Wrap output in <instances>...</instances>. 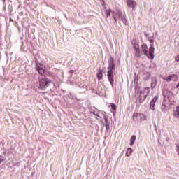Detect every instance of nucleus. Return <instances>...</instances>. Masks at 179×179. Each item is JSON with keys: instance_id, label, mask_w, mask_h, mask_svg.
I'll return each mask as SVG.
<instances>
[{"instance_id": "obj_18", "label": "nucleus", "mask_w": 179, "mask_h": 179, "mask_svg": "<svg viewBox=\"0 0 179 179\" xmlns=\"http://www.w3.org/2000/svg\"><path fill=\"white\" fill-rule=\"evenodd\" d=\"M131 153H132V148H127V152H126V156L129 157V156H131Z\"/></svg>"}, {"instance_id": "obj_9", "label": "nucleus", "mask_w": 179, "mask_h": 179, "mask_svg": "<svg viewBox=\"0 0 179 179\" xmlns=\"http://www.w3.org/2000/svg\"><path fill=\"white\" fill-rule=\"evenodd\" d=\"M157 96H155L150 101V108L152 111H155V104H156V101H157Z\"/></svg>"}, {"instance_id": "obj_16", "label": "nucleus", "mask_w": 179, "mask_h": 179, "mask_svg": "<svg viewBox=\"0 0 179 179\" xmlns=\"http://www.w3.org/2000/svg\"><path fill=\"white\" fill-rule=\"evenodd\" d=\"M96 76L99 79V80L103 79V73L101 72V70H99L97 73H96Z\"/></svg>"}, {"instance_id": "obj_22", "label": "nucleus", "mask_w": 179, "mask_h": 179, "mask_svg": "<svg viewBox=\"0 0 179 179\" xmlns=\"http://www.w3.org/2000/svg\"><path fill=\"white\" fill-rule=\"evenodd\" d=\"M103 117H104L105 122H107V121H108V117L107 116L106 114H104Z\"/></svg>"}, {"instance_id": "obj_12", "label": "nucleus", "mask_w": 179, "mask_h": 179, "mask_svg": "<svg viewBox=\"0 0 179 179\" xmlns=\"http://www.w3.org/2000/svg\"><path fill=\"white\" fill-rule=\"evenodd\" d=\"M142 50L143 54H145V55H149V52L148 51V45L143 44L142 45Z\"/></svg>"}, {"instance_id": "obj_23", "label": "nucleus", "mask_w": 179, "mask_h": 179, "mask_svg": "<svg viewBox=\"0 0 179 179\" xmlns=\"http://www.w3.org/2000/svg\"><path fill=\"white\" fill-rule=\"evenodd\" d=\"M102 6H103V8H104V9H106V3L104 2V1L102 3Z\"/></svg>"}, {"instance_id": "obj_13", "label": "nucleus", "mask_w": 179, "mask_h": 179, "mask_svg": "<svg viewBox=\"0 0 179 179\" xmlns=\"http://www.w3.org/2000/svg\"><path fill=\"white\" fill-rule=\"evenodd\" d=\"M156 85H157V80L156 78H152L151 82V88L155 89L156 87Z\"/></svg>"}, {"instance_id": "obj_11", "label": "nucleus", "mask_w": 179, "mask_h": 179, "mask_svg": "<svg viewBox=\"0 0 179 179\" xmlns=\"http://www.w3.org/2000/svg\"><path fill=\"white\" fill-rule=\"evenodd\" d=\"M149 53L151 57V58H155V47H153V45H151V47L149 49Z\"/></svg>"}, {"instance_id": "obj_2", "label": "nucleus", "mask_w": 179, "mask_h": 179, "mask_svg": "<svg viewBox=\"0 0 179 179\" xmlns=\"http://www.w3.org/2000/svg\"><path fill=\"white\" fill-rule=\"evenodd\" d=\"M149 93H150V88L145 87L144 90L140 92L139 96L137 100H138L139 103H143L145 100H146V97L149 96Z\"/></svg>"}, {"instance_id": "obj_17", "label": "nucleus", "mask_w": 179, "mask_h": 179, "mask_svg": "<svg viewBox=\"0 0 179 179\" xmlns=\"http://www.w3.org/2000/svg\"><path fill=\"white\" fill-rule=\"evenodd\" d=\"M105 14L106 15V17H110L111 16V9H106Z\"/></svg>"}, {"instance_id": "obj_3", "label": "nucleus", "mask_w": 179, "mask_h": 179, "mask_svg": "<svg viewBox=\"0 0 179 179\" xmlns=\"http://www.w3.org/2000/svg\"><path fill=\"white\" fill-rule=\"evenodd\" d=\"M133 120L137 122H142V121H146L148 117L143 114L136 113L133 115Z\"/></svg>"}, {"instance_id": "obj_6", "label": "nucleus", "mask_w": 179, "mask_h": 179, "mask_svg": "<svg viewBox=\"0 0 179 179\" xmlns=\"http://www.w3.org/2000/svg\"><path fill=\"white\" fill-rule=\"evenodd\" d=\"M35 69L40 75H44V72H45V66L41 63H36Z\"/></svg>"}, {"instance_id": "obj_21", "label": "nucleus", "mask_w": 179, "mask_h": 179, "mask_svg": "<svg viewBox=\"0 0 179 179\" xmlns=\"http://www.w3.org/2000/svg\"><path fill=\"white\" fill-rule=\"evenodd\" d=\"M133 47H134V50H136V49L139 48V45L138 44V43L134 42V44L133 45Z\"/></svg>"}, {"instance_id": "obj_19", "label": "nucleus", "mask_w": 179, "mask_h": 179, "mask_svg": "<svg viewBox=\"0 0 179 179\" xmlns=\"http://www.w3.org/2000/svg\"><path fill=\"white\" fill-rule=\"evenodd\" d=\"M134 52L136 57H141V50H139V48L137 49H134Z\"/></svg>"}, {"instance_id": "obj_20", "label": "nucleus", "mask_w": 179, "mask_h": 179, "mask_svg": "<svg viewBox=\"0 0 179 179\" xmlns=\"http://www.w3.org/2000/svg\"><path fill=\"white\" fill-rule=\"evenodd\" d=\"M111 109L113 110V114H115V111L117 110V106L114 103H110Z\"/></svg>"}, {"instance_id": "obj_14", "label": "nucleus", "mask_w": 179, "mask_h": 179, "mask_svg": "<svg viewBox=\"0 0 179 179\" xmlns=\"http://www.w3.org/2000/svg\"><path fill=\"white\" fill-rule=\"evenodd\" d=\"M173 115L176 118H179V106H177L173 112Z\"/></svg>"}, {"instance_id": "obj_4", "label": "nucleus", "mask_w": 179, "mask_h": 179, "mask_svg": "<svg viewBox=\"0 0 179 179\" xmlns=\"http://www.w3.org/2000/svg\"><path fill=\"white\" fill-rule=\"evenodd\" d=\"M50 83H51V80L48 78H42L39 80V86L38 89H45L48 86H50Z\"/></svg>"}, {"instance_id": "obj_7", "label": "nucleus", "mask_w": 179, "mask_h": 179, "mask_svg": "<svg viewBox=\"0 0 179 179\" xmlns=\"http://www.w3.org/2000/svg\"><path fill=\"white\" fill-rule=\"evenodd\" d=\"M107 76L110 85L114 86V73H113V69H108Z\"/></svg>"}, {"instance_id": "obj_15", "label": "nucleus", "mask_w": 179, "mask_h": 179, "mask_svg": "<svg viewBox=\"0 0 179 179\" xmlns=\"http://www.w3.org/2000/svg\"><path fill=\"white\" fill-rule=\"evenodd\" d=\"M135 141H136V136L134 135L130 138V146H132L135 143Z\"/></svg>"}, {"instance_id": "obj_10", "label": "nucleus", "mask_w": 179, "mask_h": 179, "mask_svg": "<svg viewBox=\"0 0 179 179\" xmlns=\"http://www.w3.org/2000/svg\"><path fill=\"white\" fill-rule=\"evenodd\" d=\"M108 62L109 66L108 67V69H114V68H115V64H114V58L113 57H110Z\"/></svg>"}, {"instance_id": "obj_25", "label": "nucleus", "mask_w": 179, "mask_h": 179, "mask_svg": "<svg viewBox=\"0 0 179 179\" xmlns=\"http://www.w3.org/2000/svg\"><path fill=\"white\" fill-rule=\"evenodd\" d=\"M1 162H2V159H0V163H1Z\"/></svg>"}, {"instance_id": "obj_26", "label": "nucleus", "mask_w": 179, "mask_h": 179, "mask_svg": "<svg viewBox=\"0 0 179 179\" xmlns=\"http://www.w3.org/2000/svg\"><path fill=\"white\" fill-rule=\"evenodd\" d=\"M6 0H3V2H5Z\"/></svg>"}, {"instance_id": "obj_5", "label": "nucleus", "mask_w": 179, "mask_h": 179, "mask_svg": "<svg viewBox=\"0 0 179 179\" xmlns=\"http://www.w3.org/2000/svg\"><path fill=\"white\" fill-rule=\"evenodd\" d=\"M162 79L164 80H166V82H177L178 80V75L177 74H170L168 77H162Z\"/></svg>"}, {"instance_id": "obj_1", "label": "nucleus", "mask_w": 179, "mask_h": 179, "mask_svg": "<svg viewBox=\"0 0 179 179\" xmlns=\"http://www.w3.org/2000/svg\"><path fill=\"white\" fill-rule=\"evenodd\" d=\"M112 15L115 22H117V17L119 20H121L122 23H124V24H125L126 26L128 25V22H127V19H125V17L122 16V13L120 10H117L116 12L113 11Z\"/></svg>"}, {"instance_id": "obj_24", "label": "nucleus", "mask_w": 179, "mask_h": 179, "mask_svg": "<svg viewBox=\"0 0 179 179\" xmlns=\"http://www.w3.org/2000/svg\"><path fill=\"white\" fill-rule=\"evenodd\" d=\"M150 43H153V39H150Z\"/></svg>"}, {"instance_id": "obj_27", "label": "nucleus", "mask_w": 179, "mask_h": 179, "mask_svg": "<svg viewBox=\"0 0 179 179\" xmlns=\"http://www.w3.org/2000/svg\"><path fill=\"white\" fill-rule=\"evenodd\" d=\"M96 115H97V117H99V115H98V114H96Z\"/></svg>"}, {"instance_id": "obj_8", "label": "nucleus", "mask_w": 179, "mask_h": 179, "mask_svg": "<svg viewBox=\"0 0 179 179\" xmlns=\"http://www.w3.org/2000/svg\"><path fill=\"white\" fill-rule=\"evenodd\" d=\"M126 3L128 8L135 9L136 6V1L135 0H126Z\"/></svg>"}]
</instances>
